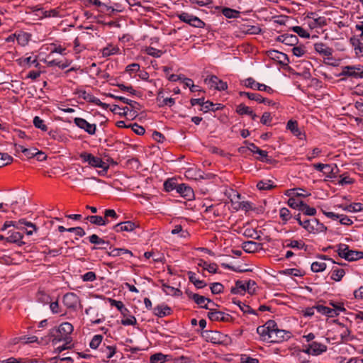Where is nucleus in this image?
I'll use <instances>...</instances> for the list:
<instances>
[{
    "label": "nucleus",
    "instance_id": "obj_1",
    "mask_svg": "<svg viewBox=\"0 0 363 363\" xmlns=\"http://www.w3.org/2000/svg\"><path fill=\"white\" fill-rule=\"evenodd\" d=\"M73 330V325L68 322L62 323L58 327L51 328L48 336H46L45 344H48L50 341H52L54 345L62 341L69 344L72 342L70 335Z\"/></svg>",
    "mask_w": 363,
    "mask_h": 363
},
{
    "label": "nucleus",
    "instance_id": "obj_2",
    "mask_svg": "<svg viewBox=\"0 0 363 363\" xmlns=\"http://www.w3.org/2000/svg\"><path fill=\"white\" fill-rule=\"evenodd\" d=\"M337 247L338 255L347 261L352 262L363 258V252L350 250L346 244L340 243L337 245Z\"/></svg>",
    "mask_w": 363,
    "mask_h": 363
},
{
    "label": "nucleus",
    "instance_id": "obj_3",
    "mask_svg": "<svg viewBox=\"0 0 363 363\" xmlns=\"http://www.w3.org/2000/svg\"><path fill=\"white\" fill-rule=\"evenodd\" d=\"M339 77L353 79L363 78V65H347L342 67V71L338 74Z\"/></svg>",
    "mask_w": 363,
    "mask_h": 363
},
{
    "label": "nucleus",
    "instance_id": "obj_4",
    "mask_svg": "<svg viewBox=\"0 0 363 363\" xmlns=\"http://www.w3.org/2000/svg\"><path fill=\"white\" fill-rule=\"evenodd\" d=\"M79 157L84 162H87L91 167L101 168L104 172L108 169L109 166L106 162L91 153L83 152L80 153Z\"/></svg>",
    "mask_w": 363,
    "mask_h": 363
},
{
    "label": "nucleus",
    "instance_id": "obj_5",
    "mask_svg": "<svg viewBox=\"0 0 363 363\" xmlns=\"http://www.w3.org/2000/svg\"><path fill=\"white\" fill-rule=\"evenodd\" d=\"M256 283L254 281L249 280L247 282L238 280L235 282V286L231 288V293L234 294H243L246 291L249 294H253L255 291Z\"/></svg>",
    "mask_w": 363,
    "mask_h": 363
},
{
    "label": "nucleus",
    "instance_id": "obj_6",
    "mask_svg": "<svg viewBox=\"0 0 363 363\" xmlns=\"http://www.w3.org/2000/svg\"><path fill=\"white\" fill-rule=\"evenodd\" d=\"M303 228L310 233H318L326 230V227L316 218L303 220Z\"/></svg>",
    "mask_w": 363,
    "mask_h": 363
},
{
    "label": "nucleus",
    "instance_id": "obj_7",
    "mask_svg": "<svg viewBox=\"0 0 363 363\" xmlns=\"http://www.w3.org/2000/svg\"><path fill=\"white\" fill-rule=\"evenodd\" d=\"M327 348L325 345L314 341L305 345L302 352L309 355L318 356L326 352Z\"/></svg>",
    "mask_w": 363,
    "mask_h": 363
},
{
    "label": "nucleus",
    "instance_id": "obj_8",
    "mask_svg": "<svg viewBox=\"0 0 363 363\" xmlns=\"http://www.w3.org/2000/svg\"><path fill=\"white\" fill-rule=\"evenodd\" d=\"M276 326L274 320H268L264 325H260L257 328V333L259 335L263 341L271 342V332L272 328Z\"/></svg>",
    "mask_w": 363,
    "mask_h": 363
},
{
    "label": "nucleus",
    "instance_id": "obj_9",
    "mask_svg": "<svg viewBox=\"0 0 363 363\" xmlns=\"http://www.w3.org/2000/svg\"><path fill=\"white\" fill-rule=\"evenodd\" d=\"M242 84L247 88H250L255 90H259L265 91L269 94H272L274 90L270 87L264 84L257 82L253 78L248 77L242 82Z\"/></svg>",
    "mask_w": 363,
    "mask_h": 363
},
{
    "label": "nucleus",
    "instance_id": "obj_10",
    "mask_svg": "<svg viewBox=\"0 0 363 363\" xmlns=\"http://www.w3.org/2000/svg\"><path fill=\"white\" fill-rule=\"evenodd\" d=\"M204 82L210 87L218 91H224L228 89V84L225 82L220 79L216 75H211L204 79Z\"/></svg>",
    "mask_w": 363,
    "mask_h": 363
},
{
    "label": "nucleus",
    "instance_id": "obj_11",
    "mask_svg": "<svg viewBox=\"0 0 363 363\" xmlns=\"http://www.w3.org/2000/svg\"><path fill=\"white\" fill-rule=\"evenodd\" d=\"M179 18L182 21L196 28H203L205 25L200 18L186 12H182L179 15Z\"/></svg>",
    "mask_w": 363,
    "mask_h": 363
},
{
    "label": "nucleus",
    "instance_id": "obj_12",
    "mask_svg": "<svg viewBox=\"0 0 363 363\" xmlns=\"http://www.w3.org/2000/svg\"><path fill=\"white\" fill-rule=\"evenodd\" d=\"M291 337V333L284 330H280L277 325L272 328L271 332L270 342H281L289 340Z\"/></svg>",
    "mask_w": 363,
    "mask_h": 363
},
{
    "label": "nucleus",
    "instance_id": "obj_13",
    "mask_svg": "<svg viewBox=\"0 0 363 363\" xmlns=\"http://www.w3.org/2000/svg\"><path fill=\"white\" fill-rule=\"evenodd\" d=\"M107 96L118 99V100L123 102V104H126L129 105L131 108V111H133V113L131 114V117H135L138 115V111L141 109V106L139 103H138L135 101L128 99L125 97L115 96L112 94H107Z\"/></svg>",
    "mask_w": 363,
    "mask_h": 363
},
{
    "label": "nucleus",
    "instance_id": "obj_14",
    "mask_svg": "<svg viewBox=\"0 0 363 363\" xmlns=\"http://www.w3.org/2000/svg\"><path fill=\"white\" fill-rule=\"evenodd\" d=\"M74 124L79 128L84 130L89 135H94L96 130V124H91L82 118H75L74 119Z\"/></svg>",
    "mask_w": 363,
    "mask_h": 363
},
{
    "label": "nucleus",
    "instance_id": "obj_15",
    "mask_svg": "<svg viewBox=\"0 0 363 363\" xmlns=\"http://www.w3.org/2000/svg\"><path fill=\"white\" fill-rule=\"evenodd\" d=\"M186 295L190 299L194 300V301L198 304L201 308H205V309H210L207 304H205L206 301H208V303H211L212 304H214V303L207 298H206L203 296H201L198 294L192 293L191 291H186Z\"/></svg>",
    "mask_w": 363,
    "mask_h": 363
},
{
    "label": "nucleus",
    "instance_id": "obj_16",
    "mask_svg": "<svg viewBox=\"0 0 363 363\" xmlns=\"http://www.w3.org/2000/svg\"><path fill=\"white\" fill-rule=\"evenodd\" d=\"M64 305L68 308H75L79 302V297L74 293H67L62 298Z\"/></svg>",
    "mask_w": 363,
    "mask_h": 363
},
{
    "label": "nucleus",
    "instance_id": "obj_17",
    "mask_svg": "<svg viewBox=\"0 0 363 363\" xmlns=\"http://www.w3.org/2000/svg\"><path fill=\"white\" fill-rule=\"evenodd\" d=\"M202 336L208 341L213 344H219L222 342V334L218 331L204 330Z\"/></svg>",
    "mask_w": 363,
    "mask_h": 363
},
{
    "label": "nucleus",
    "instance_id": "obj_18",
    "mask_svg": "<svg viewBox=\"0 0 363 363\" xmlns=\"http://www.w3.org/2000/svg\"><path fill=\"white\" fill-rule=\"evenodd\" d=\"M307 18L311 21L309 22V26L312 28L322 27L326 25V19L325 17L318 16L315 13H309Z\"/></svg>",
    "mask_w": 363,
    "mask_h": 363
},
{
    "label": "nucleus",
    "instance_id": "obj_19",
    "mask_svg": "<svg viewBox=\"0 0 363 363\" xmlns=\"http://www.w3.org/2000/svg\"><path fill=\"white\" fill-rule=\"evenodd\" d=\"M8 234L9 235L6 237V242L16 243L18 246H21L25 244V242L22 241L23 236L21 233L14 230H9Z\"/></svg>",
    "mask_w": 363,
    "mask_h": 363
},
{
    "label": "nucleus",
    "instance_id": "obj_20",
    "mask_svg": "<svg viewBox=\"0 0 363 363\" xmlns=\"http://www.w3.org/2000/svg\"><path fill=\"white\" fill-rule=\"evenodd\" d=\"M268 56L282 65H287L289 62L287 55L277 50L268 51Z\"/></svg>",
    "mask_w": 363,
    "mask_h": 363
},
{
    "label": "nucleus",
    "instance_id": "obj_21",
    "mask_svg": "<svg viewBox=\"0 0 363 363\" xmlns=\"http://www.w3.org/2000/svg\"><path fill=\"white\" fill-rule=\"evenodd\" d=\"M177 193L179 194L182 197L188 200H191L194 196L193 189L185 184H179Z\"/></svg>",
    "mask_w": 363,
    "mask_h": 363
},
{
    "label": "nucleus",
    "instance_id": "obj_22",
    "mask_svg": "<svg viewBox=\"0 0 363 363\" xmlns=\"http://www.w3.org/2000/svg\"><path fill=\"white\" fill-rule=\"evenodd\" d=\"M137 226L138 225L132 221H125L118 223L114 225L113 228L118 233L123 231L131 232L136 228Z\"/></svg>",
    "mask_w": 363,
    "mask_h": 363
},
{
    "label": "nucleus",
    "instance_id": "obj_23",
    "mask_svg": "<svg viewBox=\"0 0 363 363\" xmlns=\"http://www.w3.org/2000/svg\"><path fill=\"white\" fill-rule=\"evenodd\" d=\"M315 50L321 55L330 57L333 50L323 43H318L314 45Z\"/></svg>",
    "mask_w": 363,
    "mask_h": 363
},
{
    "label": "nucleus",
    "instance_id": "obj_24",
    "mask_svg": "<svg viewBox=\"0 0 363 363\" xmlns=\"http://www.w3.org/2000/svg\"><path fill=\"white\" fill-rule=\"evenodd\" d=\"M171 308L166 305H159L153 308L155 315L162 318L171 313Z\"/></svg>",
    "mask_w": 363,
    "mask_h": 363
},
{
    "label": "nucleus",
    "instance_id": "obj_25",
    "mask_svg": "<svg viewBox=\"0 0 363 363\" xmlns=\"http://www.w3.org/2000/svg\"><path fill=\"white\" fill-rule=\"evenodd\" d=\"M260 243L254 241H246L242 243V250L247 253H253L260 248Z\"/></svg>",
    "mask_w": 363,
    "mask_h": 363
},
{
    "label": "nucleus",
    "instance_id": "obj_26",
    "mask_svg": "<svg viewBox=\"0 0 363 363\" xmlns=\"http://www.w3.org/2000/svg\"><path fill=\"white\" fill-rule=\"evenodd\" d=\"M109 303L111 306H115L121 312L123 316H126L129 313L128 308L124 306V304L121 301L109 298Z\"/></svg>",
    "mask_w": 363,
    "mask_h": 363
},
{
    "label": "nucleus",
    "instance_id": "obj_27",
    "mask_svg": "<svg viewBox=\"0 0 363 363\" xmlns=\"http://www.w3.org/2000/svg\"><path fill=\"white\" fill-rule=\"evenodd\" d=\"M86 220L97 225H106L108 223L107 219L99 216H89L86 218Z\"/></svg>",
    "mask_w": 363,
    "mask_h": 363
},
{
    "label": "nucleus",
    "instance_id": "obj_28",
    "mask_svg": "<svg viewBox=\"0 0 363 363\" xmlns=\"http://www.w3.org/2000/svg\"><path fill=\"white\" fill-rule=\"evenodd\" d=\"M342 328V330L340 332V338L342 342H347L348 341H351L353 340V337L351 335L350 330L345 327L343 324H340Z\"/></svg>",
    "mask_w": 363,
    "mask_h": 363
},
{
    "label": "nucleus",
    "instance_id": "obj_29",
    "mask_svg": "<svg viewBox=\"0 0 363 363\" xmlns=\"http://www.w3.org/2000/svg\"><path fill=\"white\" fill-rule=\"evenodd\" d=\"M18 223H21V225H24L26 233L28 235H32L33 232L37 230V228L35 224L26 221L25 219H20L18 220Z\"/></svg>",
    "mask_w": 363,
    "mask_h": 363
},
{
    "label": "nucleus",
    "instance_id": "obj_30",
    "mask_svg": "<svg viewBox=\"0 0 363 363\" xmlns=\"http://www.w3.org/2000/svg\"><path fill=\"white\" fill-rule=\"evenodd\" d=\"M162 290L167 295L179 296L182 294V292L179 289L169 286L166 284H162Z\"/></svg>",
    "mask_w": 363,
    "mask_h": 363
},
{
    "label": "nucleus",
    "instance_id": "obj_31",
    "mask_svg": "<svg viewBox=\"0 0 363 363\" xmlns=\"http://www.w3.org/2000/svg\"><path fill=\"white\" fill-rule=\"evenodd\" d=\"M345 272L343 269L334 267L331 272V279L339 281L342 279V278L344 277Z\"/></svg>",
    "mask_w": 363,
    "mask_h": 363
},
{
    "label": "nucleus",
    "instance_id": "obj_32",
    "mask_svg": "<svg viewBox=\"0 0 363 363\" xmlns=\"http://www.w3.org/2000/svg\"><path fill=\"white\" fill-rule=\"evenodd\" d=\"M210 311L208 313V317L211 320H225V313L218 311H212L209 309Z\"/></svg>",
    "mask_w": 363,
    "mask_h": 363
},
{
    "label": "nucleus",
    "instance_id": "obj_33",
    "mask_svg": "<svg viewBox=\"0 0 363 363\" xmlns=\"http://www.w3.org/2000/svg\"><path fill=\"white\" fill-rule=\"evenodd\" d=\"M199 266L202 267L203 269L207 270L210 273H217L218 265L216 263L208 264L206 262L201 260Z\"/></svg>",
    "mask_w": 363,
    "mask_h": 363
},
{
    "label": "nucleus",
    "instance_id": "obj_34",
    "mask_svg": "<svg viewBox=\"0 0 363 363\" xmlns=\"http://www.w3.org/2000/svg\"><path fill=\"white\" fill-rule=\"evenodd\" d=\"M233 303L238 305L240 310L245 313L255 314L254 310H252L248 305L242 303V301L235 298L233 299Z\"/></svg>",
    "mask_w": 363,
    "mask_h": 363
},
{
    "label": "nucleus",
    "instance_id": "obj_35",
    "mask_svg": "<svg viewBox=\"0 0 363 363\" xmlns=\"http://www.w3.org/2000/svg\"><path fill=\"white\" fill-rule=\"evenodd\" d=\"M286 127L296 136H299L301 134L298 127V123L296 121H289Z\"/></svg>",
    "mask_w": 363,
    "mask_h": 363
},
{
    "label": "nucleus",
    "instance_id": "obj_36",
    "mask_svg": "<svg viewBox=\"0 0 363 363\" xmlns=\"http://www.w3.org/2000/svg\"><path fill=\"white\" fill-rule=\"evenodd\" d=\"M283 245L286 247L302 249L304 247V243L298 240H286Z\"/></svg>",
    "mask_w": 363,
    "mask_h": 363
},
{
    "label": "nucleus",
    "instance_id": "obj_37",
    "mask_svg": "<svg viewBox=\"0 0 363 363\" xmlns=\"http://www.w3.org/2000/svg\"><path fill=\"white\" fill-rule=\"evenodd\" d=\"M30 35L27 33H21L16 35V40L21 46H25L30 40Z\"/></svg>",
    "mask_w": 363,
    "mask_h": 363
},
{
    "label": "nucleus",
    "instance_id": "obj_38",
    "mask_svg": "<svg viewBox=\"0 0 363 363\" xmlns=\"http://www.w3.org/2000/svg\"><path fill=\"white\" fill-rule=\"evenodd\" d=\"M179 184L176 182V180L174 179H169L164 182V188L166 191H172L173 190H177V186Z\"/></svg>",
    "mask_w": 363,
    "mask_h": 363
},
{
    "label": "nucleus",
    "instance_id": "obj_39",
    "mask_svg": "<svg viewBox=\"0 0 363 363\" xmlns=\"http://www.w3.org/2000/svg\"><path fill=\"white\" fill-rule=\"evenodd\" d=\"M298 38L296 35L293 34H285V37L283 39V43L287 45L294 46L298 43Z\"/></svg>",
    "mask_w": 363,
    "mask_h": 363
},
{
    "label": "nucleus",
    "instance_id": "obj_40",
    "mask_svg": "<svg viewBox=\"0 0 363 363\" xmlns=\"http://www.w3.org/2000/svg\"><path fill=\"white\" fill-rule=\"evenodd\" d=\"M222 13L224 16H225L228 18H238L239 16L240 12L233 9L224 8L222 10Z\"/></svg>",
    "mask_w": 363,
    "mask_h": 363
},
{
    "label": "nucleus",
    "instance_id": "obj_41",
    "mask_svg": "<svg viewBox=\"0 0 363 363\" xmlns=\"http://www.w3.org/2000/svg\"><path fill=\"white\" fill-rule=\"evenodd\" d=\"M303 203L304 202L302 201L301 200L294 197L290 198L287 201L288 205L291 208L294 209H298L299 211H301V208L302 207Z\"/></svg>",
    "mask_w": 363,
    "mask_h": 363
},
{
    "label": "nucleus",
    "instance_id": "obj_42",
    "mask_svg": "<svg viewBox=\"0 0 363 363\" xmlns=\"http://www.w3.org/2000/svg\"><path fill=\"white\" fill-rule=\"evenodd\" d=\"M79 95L80 97H82L88 102L95 104V102L98 101V98L95 97L94 96H93L89 92H86L84 90L79 91Z\"/></svg>",
    "mask_w": 363,
    "mask_h": 363
},
{
    "label": "nucleus",
    "instance_id": "obj_43",
    "mask_svg": "<svg viewBox=\"0 0 363 363\" xmlns=\"http://www.w3.org/2000/svg\"><path fill=\"white\" fill-rule=\"evenodd\" d=\"M118 52H119L118 48H117L116 46H113V45H108L102 50V55L104 57H108V56H110L112 55L117 54V53H118Z\"/></svg>",
    "mask_w": 363,
    "mask_h": 363
},
{
    "label": "nucleus",
    "instance_id": "obj_44",
    "mask_svg": "<svg viewBox=\"0 0 363 363\" xmlns=\"http://www.w3.org/2000/svg\"><path fill=\"white\" fill-rule=\"evenodd\" d=\"M166 359L167 356L159 352L151 355L150 362V363H164Z\"/></svg>",
    "mask_w": 363,
    "mask_h": 363
},
{
    "label": "nucleus",
    "instance_id": "obj_45",
    "mask_svg": "<svg viewBox=\"0 0 363 363\" xmlns=\"http://www.w3.org/2000/svg\"><path fill=\"white\" fill-rule=\"evenodd\" d=\"M240 96H247L250 100H253L255 101H257L260 103L261 101H263V97L257 93H250V92H245L241 91L240 92Z\"/></svg>",
    "mask_w": 363,
    "mask_h": 363
},
{
    "label": "nucleus",
    "instance_id": "obj_46",
    "mask_svg": "<svg viewBox=\"0 0 363 363\" xmlns=\"http://www.w3.org/2000/svg\"><path fill=\"white\" fill-rule=\"evenodd\" d=\"M257 187L262 191L269 190L274 187V185L271 180H262L257 184Z\"/></svg>",
    "mask_w": 363,
    "mask_h": 363
},
{
    "label": "nucleus",
    "instance_id": "obj_47",
    "mask_svg": "<svg viewBox=\"0 0 363 363\" xmlns=\"http://www.w3.org/2000/svg\"><path fill=\"white\" fill-rule=\"evenodd\" d=\"M13 161V157L7 153L0 152V167L10 164Z\"/></svg>",
    "mask_w": 363,
    "mask_h": 363
},
{
    "label": "nucleus",
    "instance_id": "obj_48",
    "mask_svg": "<svg viewBox=\"0 0 363 363\" xmlns=\"http://www.w3.org/2000/svg\"><path fill=\"white\" fill-rule=\"evenodd\" d=\"M344 209L348 212H359L363 209V204L361 203H353L347 206Z\"/></svg>",
    "mask_w": 363,
    "mask_h": 363
},
{
    "label": "nucleus",
    "instance_id": "obj_49",
    "mask_svg": "<svg viewBox=\"0 0 363 363\" xmlns=\"http://www.w3.org/2000/svg\"><path fill=\"white\" fill-rule=\"evenodd\" d=\"M216 105V104H214L213 102H211L210 101H206L203 103L202 108H201L200 111H201L204 113H206L209 111L218 110L219 108L218 107L215 108ZM218 105L220 106V104H218Z\"/></svg>",
    "mask_w": 363,
    "mask_h": 363
},
{
    "label": "nucleus",
    "instance_id": "obj_50",
    "mask_svg": "<svg viewBox=\"0 0 363 363\" xmlns=\"http://www.w3.org/2000/svg\"><path fill=\"white\" fill-rule=\"evenodd\" d=\"M326 268V264L322 262H314L311 264V270L314 272H323Z\"/></svg>",
    "mask_w": 363,
    "mask_h": 363
},
{
    "label": "nucleus",
    "instance_id": "obj_51",
    "mask_svg": "<svg viewBox=\"0 0 363 363\" xmlns=\"http://www.w3.org/2000/svg\"><path fill=\"white\" fill-rule=\"evenodd\" d=\"M279 216L281 220L286 223L291 218V214L287 208L283 207L279 210Z\"/></svg>",
    "mask_w": 363,
    "mask_h": 363
},
{
    "label": "nucleus",
    "instance_id": "obj_52",
    "mask_svg": "<svg viewBox=\"0 0 363 363\" xmlns=\"http://www.w3.org/2000/svg\"><path fill=\"white\" fill-rule=\"evenodd\" d=\"M33 124L37 128H39L43 131L48 130V126L44 123V121L39 116L34 117Z\"/></svg>",
    "mask_w": 363,
    "mask_h": 363
},
{
    "label": "nucleus",
    "instance_id": "obj_53",
    "mask_svg": "<svg viewBox=\"0 0 363 363\" xmlns=\"http://www.w3.org/2000/svg\"><path fill=\"white\" fill-rule=\"evenodd\" d=\"M345 309L342 306L335 307V308H328L327 316L333 318L337 316L341 311Z\"/></svg>",
    "mask_w": 363,
    "mask_h": 363
},
{
    "label": "nucleus",
    "instance_id": "obj_54",
    "mask_svg": "<svg viewBox=\"0 0 363 363\" xmlns=\"http://www.w3.org/2000/svg\"><path fill=\"white\" fill-rule=\"evenodd\" d=\"M145 50L147 55L154 57H160L163 53L162 50H157L152 47H147Z\"/></svg>",
    "mask_w": 363,
    "mask_h": 363
},
{
    "label": "nucleus",
    "instance_id": "obj_55",
    "mask_svg": "<svg viewBox=\"0 0 363 363\" xmlns=\"http://www.w3.org/2000/svg\"><path fill=\"white\" fill-rule=\"evenodd\" d=\"M17 148H21V152H22L26 157L28 158H32L35 156V152L36 148H26L22 145H18Z\"/></svg>",
    "mask_w": 363,
    "mask_h": 363
},
{
    "label": "nucleus",
    "instance_id": "obj_56",
    "mask_svg": "<svg viewBox=\"0 0 363 363\" xmlns=\"http://www.w3.org/2000/svg\"><path fill=\"white\" fill-rule=\"evenodd\" d=\"M23 339L24 340V342L26 344H29V343H33V342L43 344V343H45V340H47V337H42L40 340H39L36 336L24 337Z\"/></svg>",
    "mask_w": 363,
    "mask_h": 363
},
{
    "label": "nucleus",
    "instance_id": "obj_57",
    "mask_svg": "<svg viewBox=\"0 0 363 363\" xmlns=\"http://www.w3.org/2000/svg\"><path fill=\"white\" fill-rule=\"evenodd\" d=\"M103 336L101 335H94L89 343L90 347L92 349H96L101 344Z\"/></svg>",
    "mask_w": 363,
    "mask_h": 363
},
{
    "label": "nucleus",
    "instance_id": "obj_58",
    "mask_svg": "<svg viewBox=\"0 0 363 363\" xmlns=\"http://www.w3.org/2000/svg\"><path fill=\"white\" fill-rule=\"evenodd\" d=\"M252 110L250 107H248L242 104L238 105L236 108L237 113L240 115L252 114Z\"/></svg>",
    "mask_w": 363,
    "mask_h": 363
},
{
    "label": "nucleus",
    "instance_id": "obj_59",
    "mask_svg": "<svg viewBox=\"0 0 363 363\" xmlns=\"http://www.w3.org/2000/svg\"><path fill=\"white\" fill-rule=\"evenodd\" d=\"M291 29L301 38H308L310 37V34L301 26H294Z\"/></svg>",
    "mask_w": 363,
    "mask_h": 363
},
{
    "label": "nucleus",
    "instance_id": "obj_60",
    "mask_svg": "<svg viewBox=\"0 0 363 363\" xmlns=\"http://www.w3.org/2000/svg\"><path fill=\"white\" fill-rule=\"evenodd\" d=\"M11 226H13V227L16 228V229H23V227L21 226V223H18V221L15 222V221L9 220V221H6L4 223L2 228H1V231H4L9 227H11Z\"/></svg>",
    "mask_w": 363,
    "mask_h": 363
},
{
    "label": "nucleus",
    "instance_id": "obj_61",
    "mask_svg": "<svg viewBox=\"0 0 363 363\" xmlns=\"http://www.w3.org/2000/svg\"><path fill=\"white\" fill-rule=\"evenodd\" d=\"M301 211L307 216H315L316 213V209L315 208L310 207L305 203H303L302 207L301 208Z\"/></svg>",
    "mask_w": 363,
    "mask_h": 363
},
{
    "label": "nucleus",
    "instance_id": "obj_62",
    "mask_svg": "<svg viewBox=\"0 0 363 363\" xmlns=\"http://www.w3.org/2000/svg\"><path fill=\"white\" fill-rule=\"evenodd\" d=\"M89 242L92 244L96 245H104L108 244V242L105 241L104 240L100 238L97 235L93 234L89 238Z\"/></svg>",
    "mask_w": 363,
    "mask_h": 363
},
{
    "label": "nucleus",
    "instance_id": "obj_63",
    "mask_svg": "<svg viewBox=\"0 0 363 363\" xmlns=\"http://www.w3.org/2000/svg\"><path fill=\"white\" fill-rule=\"evenodd\" d=\"M89 4L96 6L97 7H101L102 11H109L111 7L108 6L106 4L102 3L100 0H88Z\"/></svg>",
    "mask_w": 363,
    "mask_h": 363
},
{
    "label": "nucleus",
    "instance_id": "obj_64",
    "mask_svg": "<svg viewBox=\"0 0 363 363\" xmlns=\"http://www.w3.org/2000/svg\"><path fill=\"white\" fill-rule=\"evenodd\" d=\"M211 291L213 294H219L223 291V286L218 282L213 283L211 286Z\"/></svg>",
    "mask_w": 363,
    "mask_h": 363
}]
</instances>
